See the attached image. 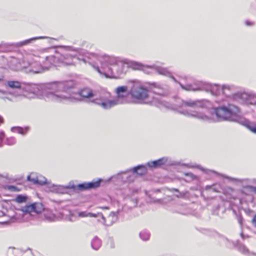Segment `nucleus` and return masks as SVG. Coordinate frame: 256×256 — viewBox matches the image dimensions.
Returning <instances> with one entry per match:
<instances>
[{
  "label": "nucleus",
  "mask_w": 256,
  "mask_h": 256,
  "mask_svg": "<svg viewBox=\"0 0 256 256\" xmlns=\"http://www.w3.org/2000/svg\"><path fill=\"white\" fill-rule=\"evenodd\" d=\"M206 100H188L182 101L178 112L189 117L206 122L214 121V114L220 120H228L236 122L247 127L254 133L256 134V124L250 122L244 118L238 115L240 110L233 104H228L227 106H220L214 110L212 113L207 108Z\"/></svg>",
  "instance_id": "obj_1"
},
{
  "label": "nucleus",
  "mask_w": 256,
  "mask_h": 256,
  "mask_svg": "<svg viewBox=\"0 0 256 256\" xmlns=\"http://www.w3.org/2000/svg\"><path fill=\"white\" fill-rule=\"evenodd\" d=\"M72 84V82L54 81L40 84L24 82L20 92L10 93L20 100L43 98L47 100L60 102L70 98L66 92Z\"/></svg>",
  "instance_id": "obj_2"
},
{
  "label": "nucleus",
  "mask_w": 256,
  "mask_h": 256,
  "mask_svg": "<svg viewBox=\"0 0 256 256\" xmlns=\"http://www.w3.org/2000/svg\"><path fill=\"white\" fill-rule=\"evenodd\" d=\"M48 50L43 49L28 54L25 57L32 60L29 68L32 74L42 73L48 70L52 66H60L73 64L76 55L66 54L56 56H48Z\"/></svg>",
  "instance_id": "obj_3"
},
{
  "label": "nucleus",
  "mask_w": 256,
  "mask_h": 256,
  "mask_svg": "<svg viewBox=\"0 0 256 256\" xmlns=\"http://www.w3.org/2000/svg\"><path fill=\"white\" fill-rule=\"evenodd\" d=\"M84 55L90 60L94 68L101 75L106 78H116L125 74L127 67L125 60L106 54L84 52Z\"/></svg>",
  "instance_id": "obj_4"
},
{
  "label": "nucleus",
  "mask_w": 256,
  "mask_h": 256,
  "mask_svg": "<svg viewBox=\"0 0 256 256\" xmlns=\"http://www.w3.org/2000/svg\"><path fill=\"white\" fill-rule=\"evenodd\" d=\"M116 94V97L111 98L110 93L102 92L100 97L95 100L97 105L101 106L104 109H109L116 105L130 103V100L126 96L128 87L126 86H120L116 88L115 90Z\"/></svg>",
  "instance_id": "obj_5"
},
{
  "label": "nucleus",
  "mask_w": 256,
  "mask_h": 256,
  "mask_svg": "<svg viewBox=\"0 0 256 256\" xmlns=\"http://www.w3.org/2000/svg\"><path fill=\"white\" fill-rule=\"evenodd\" d=\"M128 94L131 96L130 103L151 104L157 106L162 104V102L150 96L147 86L140 82H134L132 84Z\"/></svg>",
  "instance_id": "obj_6"
},
{
  "label": "nucleus",
  "mask_w": 256,
  "mask_h": 256,
  "mask_svg": "<svg viewBox=\"0 0 256 256\" xmlns=\"http://www.w3.org/2000/svg\"><path fill=\"white\" fill-rule=\"evenodd\" d=\"M44 210L41 204L35 203L27 205L20 209H16L10 216V222H22L32 220Z\"/></svg>",
  "instance_id": "obj_7"
},
{
  "label": "nucleus",
  "mask_w": 256,
  "mask_h": 256,
  "mask_svg": "<svg viewBox=\"0 0 256 256\" xmlns=\"http://www.w3.org/2000/svg\"><path fill=\"white\" fill-rule=\"evenodd\" d=\"M172 78L174 82H177L174 78L172 77ZM178 84L183 90L188 91L206 90L210 92L213 95L220 96L222 94V86L220 85L212 84L201 82H196L193 84L180 82Z\"/></svg>",
  "instance_id": "obj_8"
},
{
  "label": "nucleus",
  "mask_w": 256,
  "mask_h": 256,
  "mask_svg": "<svg viewBox=\"0 0 256 256\" xmlns=\"http://www.w3.org/2000/svg\"><path fill=\"white\" fill-rule=\"evenodd\" d=\"M62 82H72L73 84L72 86L66 92V94H68L69 96H70V98H68L67 100H64L62 102H75L76 101H80L82 100V98H91L90 100L94 104H97L94 102L95 100L98 97L100 96L102 93L101 92L99 94L98 93H93L92 90L90 88H84L80 90L78 94H70L71 90L74 88V84L72 80H62Z\"/></svg>",
  "instance_id": "obj_9"
},
{
  "label": "nucleus",
  "mask_w": 256,
  "mask_h": 256,
  "mask_svg": "<svg viewBox=\"0 0 256 256\" xmlns=\"http://www.w3.org/2000/svg\"><path fill=\"white\" fill-rule=\"evenodd\" d=\"M30 52L26 53L23 56L21 60L14 58L11 57L9 60L6 59V64L11 69L14 70H24L27 73H32L29 71V68L31 66L32 60H28L26 58V56Z\"/></svg>",
  "instance_id": "obj_10"
},
{
  "label": "nucleus",
  "mask_w": 256,
  "mask_h": 256,
  "mask_svg": "<svg viewBox=\"0 0 256 256\" xmlns=\"http://www.w3.org/2000/svg\"><path fill=\"white\" fill-rule=\"evenodd\" d=\"M146 171V168L144 166H138L134 168L132 172L130 170L121 172L116 176H112V178H116L124 182H130L134 180V174L142 176L145 174Z\"/></svg>",
  "instance_id": "obj_11"
},
{
  "label": "nucleus",
  "mask_w": 256,
  "mask_h": 256,
  "mask_svg": "<svg viewBox=\"0 0 256 256\" xmlns=\"http://www.w3.org/2000/svg\"><path fill=\"white\" fill-rule=\"evenodd\" d=\"M78 216L79 217L84 218V217H94V218H100V219H98V220L100 222L103 224L104 225L106 226H110L111 225L112 222H114L115 220H116V216L114 212H111L110 214L109 215L108 218L111 219V222H106V220L102 215V213L98 212L96 214L91 213V212H82L78 213Z\"/></svg>",
  "instance_id": "obj_12"
},
{
  "label": "nucleus",
  "mask_w": 256,
  "mask_h": 256,
  "mask_svg": "<svg viewBox=\"0 0 256 256\" xmlns=\"http://www.w3.org/2000/svg\"><path fill=\"white\" fill-rule=\"evenodd\" d=\"M23 83L24 82H20L16 80L8 81L6 84V86L8 88L14 90L7 92L0 90V98L4 99L6 98L9 99L8 97V94H11L14 96V95L10 94V92H14L16 91L20 92V89H22Z\"/></svg>",
  "instance_id": "obj_13"
},
{
  "label": "nucleus",
  "mask_w": 256,
  "mask_h": 256,
  "mask_svg": "<svg viewBox=\"0 0 256 256\" xmlns=\"http://www.w3.org/2000/svg\"><path fill=\"white\" fill-rule=\"evenodd\" d=\"M102 179H98V180H93L90 182H86L82 184H79L77 186L74 184L70 185V184L67 186L66 188H71L74 190H83L90 188H98L100 186V182H102Z\"/></svg>",
  "instance_id": "obj_14"
},
{
  "label": "nucleus",
  "mask_w": 256,
  "mask_h": 256,
  "mask_svg": "<svg viewBox=\"0 0 256 256\" xmlns=\"http://www.w3.org/2000/svg\"><path fill=\"white\" fill-rule=\"evenodd\" d=\"M232 98L242 104H254L252 96L246 92L234 94L232 96Z\"/></svg>",
  "instance_id": "obj_15"
},
{
  "label": "nucleus",
  "mask_w": 256,
  "mask_h": 256,
  "mask_svg": "<svg viewBox=\"0 0 256 256\" xmlns=\"http://www.w3.org/2000/svg\"><path fill=\"white\" fill-rule=\"evenodd\" d=\"M44 38H45V37H34L16 44H2L0 45V48L2 50V51L8 52L9 50V47L10 46H14L17 47H20L24 45H28L36 40L42 39Z\"/></svg>",
  "instance_id": "obj_16"
},
{
  "label": "nucleus",
  "mask_w": 256,
  "mask_h": 256,
  "mask_svg": "<svg viewBox=\"0 0 256 256\" xmlns=\"http://www.w3.org/2000/svg\"><path fill=\"white\" fill-rule=\"evenodd\" d=\"M210 172H211L213 173L216 174L218 176H222L223 178H226L228 179L229 180H230L232 182H234L236 183L240 184L242 186L244 185H250V184H256V178H252V179H248V178H244V179H238V178H232L231 177H229L222 174H218V172L212 171V170H209Z\"/></svg>",
  "instance_id": "obj_17"
},
{
  "label": "nucleus",
  "mask_w": 256,
  "mask_h": 256,
  "mask_svg": "<svg viewBox=\"0 0 256 256\" xmlns=\"http://www.w3.org/2000/svg\"><path fill=\"white\" fill-rule=\"evenodd\" d=\"M124 60L127 68H130L134 70H142L146 73L149 72L146 70L147 68H149V66L144 65L142 63L136 61L128 60Z\"/></svg>",
  "instance_id": "obj_18"
},
{
  "label": "nucleus",
  "mask_w": 256,
  "mask_h": 256,
  "mask_svg": "<svg viewBox=\"0 0 256 256\" xmlns=\"http://www.w3.org/2000/svg\"><path fill=\"white\" fill-rule=\"evenodd\" d=\"M27 179L28 181L40 185H44L46 184V178L42 175H38L34 172H32L28 175L27 177Z\"/></svg>",
  "instance_id": "obj_19"
},
{
  "label": "nucleus",
  "mask_w": 256,
  "mask_h": 256,
  "mask_svg": "<svg viewBox=\"0 0 256 256\" xmlns=\"http://www.w3.org/2000/svg\"><path fill=\"white\" fill-rule=\"evenodd\" d=\"M236 88L233 85L224 84L222 86V94L228 98L232 97V93L236 90Z\"/></svg>",
  "instance_id": "obj_20"
},
{
  "label": "nucleus",
  "mask_w": 256,
  "mask_h": 256,
  "mask_svg": "<svg viewBox=\"0 0 256 256\" xmlns=\"http://www.w3.org/2000/svg\"><path fill=\"white\" fill-rule=\"evenodd\" d=\"M149 68L154 70L160 74L164 75L165 76H170V73L167 68L154 65L149 66Z\"/></svg>",
  "instance_id": "obj_21"
},
{
  "label": "nucleus",
  "mask_w": 256,
  "mask_h": 256,
  "mask_svg": "<svg viewBox=\"0 0 256 256\" xmlns=\"http://www.w3.org/2000/svg\"><path fill=\"white\" fill-rule=\"evenodd\" d=\"M166 162V159L165 158H160L157 160L150 162L147 163V166L150 168H157Z\"/></svg>",
  "instance_id": "obj_22"
},
{
  "label": "nucleus",
  "mask_w": 256,
  "mask_h": 256,
  "mask_svg": "<svg viewBox=\"0 0 256 256\" xmlns=\"http://www.w3.org/2000/svg\"><path fill=\"white\" fill-rule=\"evenodd\" d=\"M29 130L30 128L28 126H26L24 128L14 126L11 128L12 132H17L23 135L26 134Z\"/></svg>",
  "instance_id": "obj_23"
},
{
  "label": "nucleus",
  "mask_w": 256,
  "mask_h": 256,
  "mask_svg": "<svg viewBox=\"0 0 256 256\" xmlns=\"http://www.w3.org/2000/svg\"><path fill=\"white\" fill-rule=\"evenodd\" d=\"M91 245L93 249L95 250H98L102 245L100 240L97 236L94 237L92 241Z\"/></svg>",
  "instance_id": "obj_24"
},
{
  "label": "nucleus",
  "mask_w": 256,
  "mask_h": 256,
  "mask_svg": "<svg viewBox=\"0 0 256 256\" xmlns=\"http://www.w3.org/2000/svg\"><path fill=\"white\" fill-rule=\"evenodd\" d=\"M44 218L49 222H53L56 219V216L50 210H45L44 212Z\"/></svg>",
  "instance_id": "obj_25"
},
{
  "label": "nucleus",
  "mask_w": 256,
  "mask_h": 256,
  "mask_svg": "<svg viewBox=\"0 0 256 256\" xmlns=\"http://www.w3.org/2000/svg\"><path fill=\"white\" fill-rule=\"evenodd\" d=\"M139 236L142 240L147 241L150 239V234L148 230H144L140 232Z\"/></svg>",
  "instance_id": "obj_26"
},
{
  "label": "nucleus",
  "mask_w": 256,
  "mask_h": 256,
  "mask_svg": "<svg viewBox=\"0 0 256 256\" xmlns=\"http://www.w3.org/2000/svg\"><path fill=\"white\" fill-rule=\"evenodd\" d=\"M27 199H28V197L26 196L22 195V194H19V195H18L16 197V198L14 199V201L18 204H21V203L26 202L27 200Z\"/></svg>",
  "instance_id": "obj_27"
},
{
  "label": "nucleus",
  "mask_w": 256,
  "mask_h": 256,
  "mask_svg": "<svg viewBox=\"0 0 256 256\" xmlns=\"http://www.w3.org/2000/svg\"><path fill=\"white\" fill-rule=\"evenodd\" d=\"M238 248L240 252L244 254H250L248 250L244 245L241 244L238 245Z\"/></svg>",
  "instance_id": "obj_28"
},
{
  "label": "nucleus",
  "mask_w": 256,
  "mask_h": 256,
  "mask_svg": "<svg viewBox=\"0 0 256 256\" xmlns=\"http://www.w3.org/2000/svg\"><path fill=\"white\" fill-rule=\"evenodd\" d=\"M184 175L188 178V179L186 180L187 182H190L197 179V176L191 172H185L184 173Z\"/></svg>",
  "instance_id": "obj_29"
},
{
  "label": "nucleus",
  "mask_w": 256,
  "mask_h": 256,
  "mask_svg": "<svg viewBox=\"0 0 256 256\" xmlns=\"http://www.w3.org/2000/svg\"><path fill=\"white\" fill-rule=\"evenodd\" d=\"M16 142V140L14 137H10L6 138L5 141V144L8 146H12L15 144Z\"/></svg>",
  "instance_id": "obj_30"
},
{
  "label": "nucleus",
  "mask_w": 256,
  "mask_h": 256,
  "mask_svg": "<svg viewBox=\"0 0 256 256\" xmlns=\"http://www.w3.org/2000/svg\"><path fill=\"white\" fill-rule=\"evenodd\" d=\"M128 206H130V208L136 206L138 204L137 200L136 198L131 199L129 200Z\"/></svg>",
  "instance_id": "obj_31"
},
{
  "label": "nucleus",
  "mask_w": 256,
  "mask_h": 256,
  "mask_svg": "<svg viewBox=\"0 0 256 256\" xmlns=\"http://www.w3.org/2000/svg\"><path fill=\"white\" fill-rule=\"evenodd\" d=\"M151 86H152L150 88L151 89H153L154 91V92L156 93H158L160 94H162L160 93V92H156V91L154 88H158V89H162V86L160 84H156V83H152L151 84Z\"/></svg>",
  "instance_id": "obj_32"
},
{
  "label": "nucleus",
  "mask_w": 256,
  "mask_h": 256,
  "mask_svg": "<svg viewBox=\"0 0 256 256\" xmlns=\"http://www.w3.org/2000/svg\"><path fill=\"white\" fill-rule=\"evenodd\" d=\"M54 190H56V192L60 194H64L66 191L65 188L60 186H54Z\"/></svg>",
  "instance_id": "obj_33"
},
{
  "label": "nucleus",
  "mask_w": 256,
  "mask_h": 256,
  "mask_svg": "<svg viewBox=\"0 0 256 256\" xmlns=\"http://www.w3.org/2000/svg\"><path fill=\"white\" fill-rule=\"evenodd\" d=\"M244 187L248 188L250 192L256 194V187L252 186L250 185L242 186Z\"/></svg>",
  "instance_id": "obj_34"
},
{
  "label": "nucleus",
  "mask_w": 256,
  "mask_h": 256,
  "mask_svg": "<svg viewBox=\"0 0 256 256\" xmlns=\"http://www.w3.org/2000/svg\"><path fill=\"white\" fill-rule=\"evenodd\" d=\"M7 189L12 192H18L20 190L17 187L13 186H8Z\"/></svg>",
  "instance_id": "obj_35"
},
{
  "label": "nucleus",
  "mask_w": 256,
  "mask_h": 256,
  "mask_svg": "<svg viewBox=\"0 0 256 256\" xmlns=\"http://www.w3.org/2000/svg\"><path fill=\"white\" fill-rule=\"evenodd\" d=\"M6 58L4 56L0 55V64H6Z\"/></svg>",
  "instance_id": "obj_36"
},
{
  "label": "nucleus",
  "mask_w": 256,
  "mask_h": 256,
  "mask_svg": "<svg viewBox=\"0 0 256 256\" xmlns=\"http://www.w3.org/2000/svg\"><path fill=\"white\" fill-rule=\"evenodd\" d=\"M4 136V134L3 132H0V147L2 146V141Z\"/></svg>",
  "instance_id": "obj_37"
},
{
  "label": "nucleus",
  "mask_w": 256,
  "mask_h": 256,
  "mask_svg": "<svg viewBox=\"0 0 256 256\" xmlns=\"http://www.w3.org/2000/svg\"><path fill=\"white\" fill-rule=\"evenodd\" d=\"M68 220L70 222H74L76 220L74 214L71 212H70L69 217L68 218Z\"/></svg>",
  "instance_id": "obj_38"
},
{
  "label": "nucleus",
  "mask_w": 256,
  "mask_h": 256,
  "mask_svg": "<svg viewBox=\"0 0 256 256\" xmlns=\"http://www.w3.org/2000/svg\"><path fill=\"white\" fill-rule=\"evenodd\" d=\"M68 48L70 51H74L78 53H82V50H80V49H74L72 47H70V46H68Z\"/></svg>",
  "instance_id": "obj_39"
},
{
  "label": "nucleus",
  "mask_w": 256,
  "mask_h": 256,
  "mask_svg": "<svg viewBox=\"0 0 256 256\" xmlns=\"http://www.w3.org/2000/svg\"><path fill=\"white\" fill-rule=\"evenodd\" d=\"M238 220L240 226L242 227L243 218L241 216H239L238 218Z\"/></svg>",
  "instance_id": "obj_40"
},
{
  "label": "nucleus",
  "mask_w": 256,
  "mask_h": 256,
  "mask_svg": "<svg viewBox=\"0 0 256 256\" xmlns=\"http://www.w3.org/2000/svg\"><path fill=\"white\" fill-rule=\"evenodd\" d=\"M245 23H246V24L248 26H252L254 25V22H250L249 20H246Z\"/></svg>",
  "instance_id": "obj_41"
},
{
  "label": "nucleus",
  "mask_w": 256,
  "mask_h": 256,
  "mask_svg": "<svg viewBox=\"0 0 256 256\" xmlns=\"http://www.w3.org/2000/svg\"><path fill=\"white\" fill-rule=\"evenodd\" d=\"M188 192H182V193H180V196H178V197H180V198H184L186 196V194H188Z\"/></svg>",
  "instance_id": "obj_42"
},
{
  "label": "nucleus",
  "mask_w": 256,
  "mask_h": 256,
  "mask_svg": "<svg viewBox=\"0 0 256 256\" xmlns=\"http://www.w3.org/2000/svg\"><path fill=\"white\" fill-rule=\"evenodd\" d=\"M252 224L256 227V215L254 216L252 220Z\"/></svg>",
  "instance_id": "obj_43"
},
{
  "label": "nucleus",
  "mask_w": 256,
  "mask_h": 256,
  "mask_svg": "<svg viewBox=\"0 0 256 256\" xmlns=\"http://www.w3.org/2000/svg\"><path fill=\"white\" fill-rule=\"evenodd\" d=\"M110 243H111V244H110V247H111L112 248H114V242H112V240H110Z\"/></svg>",
  "instance_id": "obj_44"
},
{
  "label": "nucleus",
  "mask_w": 256,
  "mask_h": 256,
  "mask_svg": "<svg viewBox=\"0 0 256 256\" xmlns=\"http://www.w3.org/2000/svg\"><path fill=\"white\" fill-rule=\"evenodd\" d=\"M3 122V118H2L0 116V124H2Z\"/></svg>",
  "instance_id": "obj_45"
},
{
  "label": "nucleus",
  "mask_w": 256,
  "mask_h": 256,
  "mask_svg": "<svg viewBox=\"0 0 256 256\" xmlns=\"http://www.w3.org/2000/svg\"><path fill=\"white\" fill-rule=\"evenodd\" d=\"M210 188H211V186H206V190H209V189H210Z\"/></svg>",
  "instance_id": "obj_46"
},
{
  "label": "nucleus",
  "mask_w": 256,
  "mask_h": 256,
  "mask_svg": "<svg viewBox=\"0 0 256 256\" xmlns=\"http://www.w3.org/2000/svg\"><path fill=\"white\" fill-rule=\"evenodd\" d=\"M240 235H241V236H242L243 238H244V234H242V232L240 234Z\"/></svg>",
  "instance_id": "obj_47"
},
{
  "label": "nucleus",
  "mask_w": 256,
  "mask_h": 256,
  "mask_svg": "<svg viewBox=\"0 0 256 256\" xmlns=\"http://www.w3.org/2000/svg\"><path fill=\"white\" fill-rule=\"evenodd\" d=\"M105 208V209H108V207H104V208Z\"/></svg>",
  "instance_id": "obj_48"
},
{
  "label": "nucleus",
  "mask_w": 256,
  "mask_h": 256,
  "mask_svg": "<svg viewBox=\"0 0 256 256\" xmlns=\"http://www.w3.org/2000/svg\"><path fill=\"white\" fill-rule=\"evenodd\" d=\"M126 206H124V208L126 209Z\"/></svg>",
  "instance_id": "obj_49"
},
{
  "label": "nucleus",
  "mask_w": 256,
  "mask_h": 256,
  "mask_svg": "<svg viewBox=\"0 0 256 256\" xmlns=\"http://www.w3.org/2000/svg\"><path fill=\"white\" fill-rule=\"evenodd\" d=\"M159 191H160V190H156V192H158Z\"/></svg>",
  "instance_id": "obj_50"
},
{
  "label": "nucleus",
  "mask_w": 256,
  "mask_h": 256,
  "mask_svg": "<svg viewBox=\"0 0 256 256\" xmlns=\"http://www.w3.org/2000/svg\"><path fill=\"white\" fill-rule=\"evenodd\" d=\"M255 104H256V103Z\"/></svg>",
  "instance_id": "obj_51"
}]
</instances>
